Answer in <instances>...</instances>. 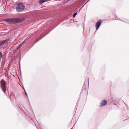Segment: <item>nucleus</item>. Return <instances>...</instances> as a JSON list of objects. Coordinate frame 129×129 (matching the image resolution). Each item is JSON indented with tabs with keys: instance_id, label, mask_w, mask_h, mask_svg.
Returning <instances> with one entry per match:
<instances>
[{
	"instance_id": "22",
	"label": "nucleus",
	"mask_w": 129,
	"mask_h": 129,
	"mask_svg": "<svg viewBox=\"0 0 129 129\" xmlns=\"http://www.w3.org/2000/svg\"><path fill=\"white\" fill-rule=\"evenodd\" d=\"M34 45V44H33V45H32V46H33V45Z\"/></svg>"
},
{
	"instance_id": "3",
	"label": "nucleus",
	"mask_w": 129,
	"mask_h": 129,
	"mask_svg": "<svg viewBox=\"0 0 129 129\" xmlns=\"http://www.w3.org/2000/svg\"><path fill=\"white\" fill-rule=\"evenodd\" d=\"M1 86L3 91L5 93L6 91V84L5 81L3 79L1 80Z\"/></svg>"
},
{
	"instance_id": "15",
	"label": "nucleus",
	"mask_w": 129,
	"mask_h": 129,
	"mask_svg": "<svg viewBox=\"0 0 129 129\" xmlns=\"http://www.w3.org/2000/svg\"><path fill=\"white\" fill-rule=\"evenodd\" d=\"M23 88L24 89V91H25V94H26V95L27 96V93H26V92L25 91V89H24V87L23 86Z\"/></svg>"
},
{
	"instance_id": "18",
	"label": "nucleus",
	"mask_w": 129,
	"mask_h": 129,
	"mask_svg": "<svg viewBox=\"0 0 129 129\" xmlns=\"http://www.w3.org/2000/svg\"><path fill=\"white\" fill-rule=\"evenodd\" d=\"M21 48V47H19V46H18V47H17V50H18L19 48Z\"/></svg>"
},
{
	"instance_id": "13",
	"label": "nucleus",
	"mask_w": 129,
	"mask_h": 129,
	"mask_svg": "<svg viewBox=\"0 0 129 129\" xmlns=\"http://www.w3.org/2000/svg\"><path fill=\"white\" fill-rule=\"evenodd\" d=\"M120 20V21H123V22H125V23H127V24H129V23H128V22H125V21H123L122 20Z\"/></svg>"
},
{
	"instance_id": "9",
	"label": "nucleus",
	"mask_w": 129,
	"mask_h": 129,
	"mask_svg": "<svg viewBox=\"0 0 129 129\" xmlns=\"http://www.w3.org/2000/svg\"><path fill=\"white\" fill-rule=\"evenodd\" d=\"M47 0H40L39 2L40 4H42L44 2H46Z\"/></svg>"
},
{
	"instance_id": "20",
	"label": "nucleus",
	"mask_w": 129,
	"mask_h": 129,
	"mask_svg": "<svg viewBox=\"0 0 129 129\" xmlns=\"http://www.w3.org/2000/svg\"><path fill=\"white\" fill-rule=\"evenodd\" d=\"M73 127H72V128H71L70 129H73Z\"/></svg>"
},
{
	"instance_id": "1",
	"label": "nucleus",
	"mask_w": 129,
	"mask_h": 129,
	"mask_svg": "<svg viewBox=\"0 0 129 129\" xmlns=\"http://www.w3.org/2000/svg\"><path fill=\"white\" fill-rule=\"evenodd\" d=\"M25 20V19L22 18L20 19L15 18H8L5 19V21L8 24H13L22 22Z\"/></svg>"
},
{
	"instance_id": "23",
	"label": "nucleus",
	"mask_w": 129,
	"mask_h": 129,
	"mask_svg": "<svg viewBox=\"0 0 129 129\" xmlns=\"http://www.w3.org/2000/svg\"><path fill=\"white\" fill-rule=\"evenodd\" d=\"M34 45V44H33V45H32V46H33V45Z\"/></svg>"
},
{
	"instance_id": "2",
	"label": "nucleus",
	"mask_w": 129,
	"mask_h": 129,
	"mask_svg": "<svg viewBox=\"0 0 129 129\" xmlns=\"http://www.w3.org/2000/svg\"><path fill=\"white\" fill-rule=\"evenodd\" d=\"M24 5L22 3H19L17 6L16 10L18 12H20L23 11L24 8Z\"/></svg>"
},
{
	"instance_id": "16",
	"label": "nucleus",
	"mask_w": 129,
	"mask_h": 129,
	"mask_svg": "<svg viewBox=\"0 0 129 129\" xmlns=\"http://www.w3.org/2000/svg\"><path fill=\"white\" fill-rule=\"evenodd\" d=\"M89 1V0H88L87 2H86V3L83 6H82V7H83L84 5H85L88 2V1Z\"/></svg>"
},
{
	"instance_id": "5",
	"label": "nucleus",
	"mask_w": 129,
	"mask_h": 129,
	"mask_svg": "<svg viewBox=\"0 0 129 129\" xmlns=\"http://www.w3.org/2000/svg\"><path fill=\"white\" fill-rule=\"evenodd\" d=\"M101 20H100L97 21L95 24V27H96V30H97L101 25Z\"/></svg>"
},
{
	"instance_id": "7",
	"label": "nucleus",
	"mask_w": 129,
	"mask_h": 129,
	"mask_svg": "<svg viewBox=\"0 0 129 129\" xmlns=\"http://www.w3.org/2000/svg\"><path fill=\"white\" fill-rule=\"evenodd\" d=\"M56 26L54 28H52V29L51 30H50L49 31L48 33H47L45 35H44L41 38L39 39L38 40H37L36 41H35V42L34 43V44H35V43H37V42L38 41L40 40H41V39H42L43 37L45 36H46L47 35V34H48L50 31H51L55 27H56Z\"/></svg>"
},
{
	"instance_id": "6",
	"label": "nucleus",
	"mask_w": 129,
	"mask_h": 129,
	"mask_svg": "<svg viewBox=\"0 0 129 129\" xmlns=\"http://www.w3.org/2000/svg\"><path fill=\"white\" fill-rule=\"evenodd\" d=\"M107 103V102L106 100H102L100 103V107H101L106 105Z\"/></svg>"
},
{
	"instance_id": "19",
	"label": "nucleus",
	"mask_w": 129,
	"mask_h": 129,
	"mask_svg": "<svg viewBox=\"0 0 129 129\" xmlns=\"http://www.w3.org/2000/svg\"><path fill=\"white\" fill-rule=\"evenodd\" d=\"M88 84H89V79H88Z\"/></svg>"
},
{
	"instance_id": "12",
	"label": "nucleus",
	"mask_w": 129,
	"mask_h": 129,
	"mask_svg": "<svg viewBox=\"0 0 129 129\" xmlns=\"http://www.w3.org/2000/svg\"><path fill=\"white\" fill-rule=\"evenodd\" d=\"M25 42L26 41L25 40H24L21 43L23 44V45H24L25 44Z\"/></svg>"
},
{
	"instance_id": "17",
	"label": "nucleus",
	"mask_w": 129,
	"mask_h": 129,
	"mask_svg": "<svg viewBox=\"0 0 129 129\" xmlns=\"http://www.w3.org/2000/svg\"><path fill=\"white\" fill-rule=\"evenodd\" d=\"M89 1V0H88L87 2H86V3L83 6H82V7H83L84 5H85L88 2V1Z\"/></svg>"
},
{
	"instance_id": "11",
	"label": "nucleus",
	"mask_w": 129,
	"mask_h": 129,
	"mask_svg": "<svg viewBox=\"0 0 129 129\" xmlns=\"http://www.w3.org/2000/svg\"><path fill=\"white\" fill-rule=\"evenodd\" d=\"M23 45V44L22 43H21L19 45V47H22Z\"/></svg>"
},
{
	"instance_id": "14",
	"label": "nucleus",
	"mask_w": 129,
	"mask_h": 129,
	"mask_svg": "<svg viewBox=\"0 0 129 129\" xmlns=\"http://www.w3.org/2000/svg\"><path fill=\"white\" fill-rule=\"evenodd\" d=\"M2 57V54L1 52H0V57Z\"/></svg>"
},
{
	"instance_id": "8",
	"label": "nucleus",
	"mask_w": 129,
	"mask_h": 129,
	"mask_svg": "<svg viewBox=\"0 0 129 129\" xmlns=\"http://www.w3.org/2000/svg\"><path fill=\"white\" fill-rule=\"evenodd\" d=\"M10 99L11 100L13 101V100L14 99H15V97L14 94H11L10 96Z\"/></svg>"
},
{
	"instance_id": "21",
	"label": "nucleus",
	"mask_w": 129,
	"mask_h": 129,
	"mask_svg": "<svg viewBox=\"0 0 129 129\" xmlns=\"http://www.w3.org/2000/svg\"><path fill=\"white\" fill-rule=\"evenodd\" d=\"M34 45V44H33V45H32V46H33V45Z\"/></svg>"
},
{
	"instance_id": "10",
	"label": "nucleus",
	"mask_w": 129,
	"mask_h": 129,
	"mask_svg": "<svg viewBox=\"0 0 129 129\" xmlns=\"http://www.w3.org/2000/svg\"><path fill=\"white\" fill-rule=\"evenodd\" d=\"M77 14V12H76L74 13L73 15V18L75 17L76 16V15Z\"/></svg>"
},
{
	"instance_id": "4",
	"label": "nucleus",
	"mask_w": 129,
	"mask_h": 129,
	"mask_svg": "<svg viewBox=\"0 0 129 129\" xmlns=\"http://www.w3.org/2000/svg\"><path fill=\"white\" fill-rule=\"evenodd\" d=\"M10 39L9 38L6 39L5 40H4L0 42V46H3L7 42L9 41Z\"/></svg>"
}]
</instances>
